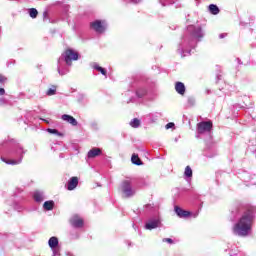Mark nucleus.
<instances>
[{
  "mask_svg": "<svg viewBox=\"0 0 256 256\" xmlns=\"http://www.w3.org/2000/svg\"><path fill=\"white\" fill-rule=\"evenodd\" d=\"M49 247L53 251V256H59V239L57 237L53 236L48 241Z\"/></svg>",
  "mask_w": 256,
  "mask_h": 256,
  "instance_id": "nucleus-7",
  "label": "nucleus"
},
{
  "mask_svg": "<svg viewBox=\"0 0 256 256\" xmlns=\"http://www.w3.org/2000/svg\"><path fill=\"white\" fill-rule=\"evenodd\" d=\"M209 11L212 13V15H219V7L215 4L209 5Z\"/></svg>",
  "mask_w": 256,
  "mask_h": 256,
  "instance_id": "nucleus-18",
  "label": "nucleus"
},
{
  "mask_svg": "<svg viewBox=\"0 0 256 256\" xmlns=\"http://www.w3.org/2000/svg\"><path fill=\"white\" fill-rule=\"evenodd\" d=\"M0 95H5V89L0 88Z\"/></svg>",
  "mask_w": 256,
  "mask_h": 256,
  "instance_id": "nucleus-30",
  "label": "nucleus"
},
{
  "mask_svg": "<svg viewBox=\"0 0 256 256\" xmlns=\"http://www.w3.org/2000/svg\"><path fill=\"white\" fill-rule=\"evenodd\" d=\"M131 127H134L135 129H137V127H139V125H141V121H139V119L134 118L131 122H130Z\"/></svg>",
  "mask_w": 256,
  "mask_h": 256,
  "instance_id": "nucleus-22",
  "label": "nucleus"
},
{
  "mask_svg": "<svg viewBox=\"0 0 256 256\" xmlns=\"http://www.w3.org/2000/svg\"><path fill=\"white\" fill-rule=\"evenodd\" d=\"M131 161L134 165H141V159H139V156L136 154L132 155Z\"/></svg>",
  "mask_w": 256,
  "mask_h": 256,
  "instance_id": "nucleus-19",
  "label": "nucleus"
},
{
  "mask_svg": "<svg viewBox=\"0 0 256 256\" xmlns=\"http://www.w3.org/2000/svg\"><path fill=\"white\" fill-rule=\"evenodd\" d=\"M23 155H25V151L21 145H18L16 149L12 152L13 159H5L1 158L4 163L7 165H19L21 161H23Z\"/></svg>",
  "mask_w": 256,
  "mask_h": 256,
  "instance_id": "nucleus-3",
  "label": "nucleus"
},
{
  "mask_svg": "<svg viewBox=\"0 0 256 256\" xmlns=\"http://www.w3.org/2000/svg\"><path fill=\"white\" fill-rule=\"evenodd\" d=\"M29 15H30V17H31L32 19H35V18H37V15H39V12L37 11V9L31 8V9L29 10Z\"/></svg>",
  "mask_w": 256,
  "mask_h": 256,
  "instance_id": "nucleus-20",
  "label": "nucleus"
},
{
  "mask_svg": "<svg viewBox=\"0 0 256 256\" xmlns=\"http://www.w3.org/2000/svg\"><path fill=\"white\" fill-rule=\"evenodd\" d=\"M45 199V196L42 194V192L36 191L34 192V200L37 201V203H41Z\"/></svg>",
  "mask_w": 256,
  "mask_h": 256,
  "instance_id": "nucleus-16",
  "label": "nucleus"
},
{
  "mask_svg": "<svg viewBox=\"0 0 256 256\" xmlns=\"http://www.w3.org/2000/svg\"><path fill=\"white\" fill-rule=\"evenodd\" d=\"M145 93H146L145 90H138V91L136 92V95H137L138 97H143V95H145Z\"/></svg>",
  "mask_w": 256,
  "mask_h": 256,
  "instance_id": "nucleus-25",
  "label": "nucleus"
},
{
  "mask_svg": "<svg viewBox=\"0 0 256 256\" xmlns=\"http://www.w3.org/2000/svg\"><path fill=\"white\" fill-rule=\"evenodd\" d=\"M77 59H79V54L77 52H75L72 49H68L66 50L61 57L58 59V73L59 75H67V73L69 72V70L65 69L62 70L61 69V62L65 61L66 65H71V61H77Z\"/></svg>",
  "mask_w": 256,
  "mask_h": 256,
  "instance_id": "nucleus-2",
  "label": "nucleus"
},
{
  "mask_svg": "<svg viewBox=\"0 0 256 256\" xmlns=\"http://www.w3.org/2000/svg\"><path fill=\"white\" fill-rule=\"evenodd\" d=\"M47 132L51 133L52 135H61V133H59V131L57 129L48 128Z\"/></svg>",
  "mask_w": 256,
  "mask_h": 256,
  "instance_id": "nucleus-24",
  "label": "nucleus"
},
{
  "mask_svg": "<svg viewBox=\"0 0 256 256\" xmlns=\"http://www.w3.org/2000/svg\"><path fill=\"white\" fill-rule=\"evenodd\" d=\"M99 155H101V149L100 148H92L89 152H88V157L89 159H93L95 157H99Z\"/></svg>",
  "mask_w": 256,
  "mask_h": 256,
  "instance_id": "nucleus-14",
  "label": "nucleus"
},
{
  "mask_svg": "<svg viewBox=\"0 0 256 256\" xmlns=\"http://www.w3.org/2000/svg\"><path fill=\"white\" fill-rule=\"evenodd\" d=\"M187 31L194 39H201V37H203V31H201V27L195 28V26H188Z\"/></svg>",
  "mask_w": 256,
  "mask_h": 256,
  "instance_id": "nucleus-8",
  "label": "nucleus"
},
{
  "mask_svg": "<svg viewBox=\"0 0 256 256\" xmlns=\"http://www.w3.org/2000/svg\"><path fill=\"white\" fill-rule=\"evenodd\" d=\"M142 0H131L132 3H141Z\"/></svg>",
  "mask_w": 256,
  "mask_h": 256,
  "instance_id": "nucleus-31",
  "label": "nucleus"
},
{
  "mask_svg": "<svg viewBox=\"0 0 256 256\" xmlns=\"http://www.w3.org/2000/svg\"><path fill=\"white\" fill-rule=\"evenodd\" d=\"M253 217H255V207H248L238 223L233 227L234 235L239 237H247L251 233V227H253Z\"/></svg>",
  "mask_w": 256,
  "mask_h": 256,
  "instance_id": "nucleus-1",
  "label": "nucleus"
},
{
  "mask_svg": "<svg viewBox=\"0 0 256 256\" xmlns=\"http://www.w3.org/2000/svg\"><path fill=\"white\" fill-rule=\"evenodd\" d=\"M175 89L179 93V95H185V84H183V82H177L175 85Z\"/></svg>",
  "mask_w": 256,
  "mask_h": 256,
  "instance_id": "nucleus-15",
  "label": "nucleus"
},
{
  "mask_svg": "<svg viewBox=\"0 0 256 256\" xmlns=\"http://www.w3.org/2000/svg\"><path fill=\"white\" fill-rule=\"evenodd\" d=\"M54 205H55V202H53V201H46V202H44L43 207H44V209L46 211H51V210H53Z\"/></svg>",
  "mask_w": 256,
  "mask_h": 256,
  "instance_id": "nucleus-17",
  "label": "nucleus"
},
{
  "mask_svg": "<svg viewBox=\"0 0 256 256\" xmlns=\"http://www.w3.org/2000/svg\"><path fill=\"white\" fill-rule=\"evenodd\" d=\"M70 223L73 227L79 228L83 226V218L74 215L72 216V218L70 219Z\"/></svg>",
  "mask_w": 256,
  "mask_h": 256,
  "instance_id": "nucleus-10",
  "label": "nucleus"
},
{
  "mask_svg": "<svg viewBox=\"0 0 256 256\" xmlns=\"http://www.w3.org/2000/svg\"><path fill=\"white\" fill-rule=\"evenodd\" d=\"M7 81V78L3 75H0V83H5Z\"/></svg>",
  "mask_w": 256,
  "mask_h": 256,
  "instance_id": "nucleus-28",
  "label": "nucleus"
},
{
  "mask_svg": "<svg viewBox=\"0 0 256 256\" xmlns=\"http://www.w3.org/2000/svg\"><path fill=\"white\" fill-rule=\"evenodd\" d=\"M121 189L123 195L126 197H133V195H135V189L131 186V180H124Z\"/></svg>",
  "mask_w": 256,
  "mask_h": 256,
  "instance_id": "nucleus-4",
  "label": "nucleus"
},
{
  "mask_svg": "<svg viewBox=\"0 0 256 256\" xmlns=\"http://www.w3.org/2000/svg\"><path fill=\"white\" fill-rule=\"evenodd\" d=\"M172 127H175V124L173 122H170L166 125V129H172Z\"/></svg>",
  "mask_w": 256,
  "mask_h": 256,
  "instance_id": "nucleus-27",
  "label": "nucleus"
},
{
  "mask_svg": "<svg viewBox=\"0 0 256 256\" xmlns=\"http://www.w3.org/2000/svg\"><path fill=\"white\" fill-rule=\"evenodd\" d=\"M55 89L53 88H50L48 91H47V95L51 96V95H55Z\"/></svg>",
  "mask_w": 256,
  "mask_h": 256,
  "instance_id": "nucleus-26",
  "label": "nucleus"
},
{
  "mask_svg": "<svg viewBox=\"0 0 256 256\" xmlns=\"http://www.w3.org/2000/svg\"><path fill=\"white\" fill-rule=\"evenodd\" d=\"M161 225V220L155 218V219H150L147 221L145 225V229H148L151 231V229H157V227H160Z\"/></svg>",
  "mask_w": 256,
  "mask_h": 256,
  "instance_id": "nucleus-9",
  "label": "nucleus"
},
{
  "mask_svg": "<svg viewBox=\"0 0 256 256\" xmlns=\"http://www.w3.org/2000/svg\"><path fill=\"white\" fill-rule=\"evenodd\" d=\"M175 213L178 217L187 218L191 215V212L181 209L179 206L175 207Z\"/></svg>",
  "mask_w": 256,
  "mask_h": 256,
  "instance_id": "nucleus-12",
  "label": "nucleus"
},
{
  "mask_svg": "<svg viewBox=\"0 0 256 256\" xmlns=\"http://www.w3.org/2000/svg\"><path fill=\"white\" fill-rule=\"evenodd\" d=\"M94 69H96V71H99L102 75H107V71L105 70V68L97 65V64H94Z\"/></svg>",
  "mask_w": 256,
  "mask_h": 256,
  "instance_id": "nucleus-21",
  "label": "nucleus"
},
{
  "mask_svg": "<svg viewBox=\"0 0 256 256\" xmlns=\"http://www.w3.org/2000/svg\"><path fill=\"white\" fill-rule=\"evenodd\" d=\"M79 185V179L77 177H72L67 184L68 191H73Z\"/></svg>",
  "mask_w": 256,
  "mask_h": 256,
  "instance_id": "nucleus-11",
  "label": "nucleus"
},
{
  "mask_svg": "<svg viewBox=\"0 0 256 256\" xmlns=\"http://www.w3.org/2000/svg\"><path fill=\"white\" fill-rule=\"evenodd\" d=\"M184 175L185 177H193V170L191 169V167L187 166L185 168Z\"/></svg>",
  "mask_w": 256,
  "mask_h": 256,
  "instance_id": "nucleus-23",
  "label": "nucleus"
},
{
  "mask_svg": "<svg viewBox=\"0 0 256 256\" xmlns=\"http://www.w3.org/2000/svg\"><path fill=\"white\" fill-rule=\"evenodd\" d=\"M211 129H213V123H211L210 121L200 122L197 124V131L200 134L209 133V131H211Z\"/></svg>",
  "mask_w": 256,
  "mask_h": 256,
  "instance_id": "nucleus-6",
  "label": "nucleus"
},
{
  "mask_svg": "<svg viewBox=\"0 0 256 256\" xmlns=\"http://www.w3.org/2000/svg\"><path fill=\"white\" fill-rule=\"evenodd\" d=\"M163 241L166 243H173V239H171V238H165V239H163Z\"/></svg>",
  "mask_w": 256,
  "mask_h": 256,
  "instance_id": "nucleus-29",
  "label": "nucleus"
},
{
  "mask_svg": "<svg viewBox=\"0 0 256 256\" xmlns=\"http://www.w3.org/2000/svg\"><path fill=\"white\" fill-rule=\"evenodd\" d=\"M62 120L66 121L67 123H70V125H73L74 127L77 125V120L71 115H62Z\"/></svg>",
  "mask_w": 256,
  "mask_h": 256,
  "instance_id": "nucleus-13",
  "label": "nucleus"
},
{
  "mask_svg": "<svg viewBox=\"0 0 256 256\" xmlns=\"http://www.w3.org/2000/svg\"><path fill=\"white\" fill-rule=\"evenodd\" d=\"M90 27L96 31V33H103L107 29L105 21L96 20L90 24Z\"/></svg>",
  "mask_w": 256,
  "mask_h": 256,
  "instance_id": "nucleus-5",
  "label": "nucleus"
},
{
  "mask_svg": "<svg viewBox=\"0 0 256 256\" xmlns=\"http://www.w3.org/2000/svg\"><path fill=\"white\" fill-rule=\"evenodd\" d=\"M227 36V34H220V39H224V37H226Z\"/></svg>",
  "mask_w": 256,
  "mask_h": 256,
  "instance_id": "nucleus-32",
  "label": "nucleus"
}]
</instances>
